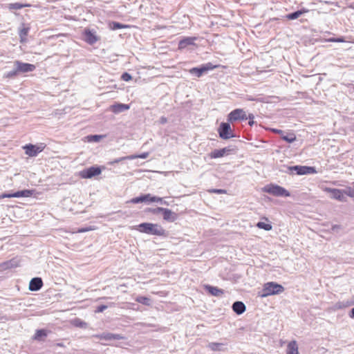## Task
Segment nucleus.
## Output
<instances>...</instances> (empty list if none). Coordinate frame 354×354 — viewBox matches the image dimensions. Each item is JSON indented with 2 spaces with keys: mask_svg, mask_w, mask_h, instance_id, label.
<instances>
[{
  "mask_svg": "<svg viewBox=\"0 0 354 354\" xmlns=\"http://www.w3.org/2000/svg\"><path fill=\"white\" fill-rule=\"evenodd\" d=\"M136 229L141 233L149 235L166 236L167 231L158 223H142L136 226Z\"/></svg>",
  "mask_w": 354,
  "mask_h": 354,
  "instance_id": "obj_1",
  "label": "nucleus"
},
{
  "mask_svg": "<svg viewBox=\"0 0 354 354\" xmlns=\"http://www.w3.org/2000/svg\"><path fill=\"white\" fill-rule=\"evenodd\" d=\"M238 151V147L234 145H228L222 149H214L208 154L210 158H218L229 155H235Z\"/></svg>",
  "mask_w": 354,
  "mask_h": 354,
  "instance_id": "obj_2",
  "label": "nucleus"
},
{
  "mask_svg": "<svg viewBox=\"0 0 354 354\" xmlns=\"http://www.w3.org/2000/svg\"><path fill=\"white\" fill-rule=\"evenodd\" d=\"M284 291V288L275 282H268L264 284L261 297H266L269 295H277Z\"/></svg>",
  "mask_w": 354,
  "mask_h": 354,
  "instance_id": "obj_3",
  "label": "nucleus"
},
{
  "mask_svg": "<svg viewBox=\"0 0 354 354\" xmlns=\"http://www.w3.org/2000/svg\"><path fill=\"white\" fill-rule=\"evenodd\" d=\"M263 192L272 194L274 196L288 197L290 196V194L288 190L277 185H268L263 187Z\"/></svg>",
  "mask_w": 354,
  "mask_h": 354,
  "instance_id": "obj_4",
  "label": "nucleus"
},
{
  "mask_svg": "<svg viewBox=\"0 0 354 354\" xmlns=\"http://www.w3.org/2000/svg\"><path fill=\"white\" fill-rule=\"evenodd\" d=\"M284 172L288 174L295 172L297 175H306L315 174L317 171L314 167L295 165L288 167L287 171H284Z\"/></svg>",
  "mask_w": 354,
  "mask_h": 354,
  "instance_id": "obj_5",
  "label": "nucleus"
},
{
  "mask_svg": "<svg viewBox=\"0 0 354 354\" xmlns=\"http://www.w3.org/2000/svg\"><path fill=\"white\" fill-rule=\"evenodd\" d=\"M230 123L228 121L227 122H221L218 128L219 137L223 140H228L236 137Z\"/></svg>",
  "mask_w": 354,
  "mask_h": 354,
  "instance_id": "obj_6",
  "label": "nucleus"
},
{
  "mask_svg": "<svg viewBox=\"0 0 354 354\" xmlns=\"http://www.w3.org/2000/svg\"><path fill=\"white\" fill-rule=\"evenodd\" d=\"M248 117L245 111L241 109H236L231 111L227 115V121L233 123L239 120H247Z\"/></svg>",
  "mask_w": 354,
  "mask_h": 354,
  "instance_id": "obj_7",
  "label": "nucleus"
},
{
  "mask_svg": "<svg viewBox=\"0 0 354 354\" xmlns=\"http://www.w3.org/2000/svg\"><path fill=\"white\" fill-rule=\"evenodd\" d=\"M102 169L100 167L94 165L81 171L80 176L82 178L88 179L100 175Z\"/></svg>",
  "mask_w": 354,
  "mask_h": 354,
  "instance_id": "obj_8",
  "label": "nucleus"
},
{
  "mask_svg": "<svg viewBox=\"0 0 354 354\" xmlns=\"http://www.w3.org/2000/svg\"><path fill=\"white\" fill-rule=\"evenodd\" d=\"M83 40L89 45H93L100 40L96 31L90 28H85L82 32Z\"/></svg>",
  "mask_w": 354,
  "mask_h": 354,
  "instance_id": "obj_9",
  "label": "nucleus"
},
{
  "mask_svg": "<svg viewBox=\"0 0 354 354\" xmlns=\"http://www.w3.org/2000/svg\"><path fill=\"white\" fill-rule=\"evenodd\" d=\"M17 66L19 74L32 72L35 69V66L32 64L22 62L19 60H16L13 62Z\"/></svg>",
  "mask_w": 354,
  "mask_h": 354,
  "instance_id": "obj_10",
  "label": "nucleus"
},
{
  "mask_svg": "<svg viewBox=\"0 0 354 354\" xmlns=\"http://www.w3.org/2000/svg\"><path fill=\"white\" fill-rule=\"evenodd\" d=\"M23 148L25 150L26 154L30 157H35L44 150V147L28 144L24 146Z\"/></svg>",
  "mask_w": 354,
  "mask_h": 354,
  "instance_id": "obj_11",
  "label": "nucleus"
},
{
  "mask_svg": "<svg viewBox=\"0 0 354 354\" xmlns=\"http://www.w3.org/2000/svg\"><path fill=\"white\" fill-rule=\"evenodd\" d=\"M324 191L331 194V198L336 199L341 202L346 201V198L344 196V190L336 188L326 187Z\"/></svg>",
  "mask_w": 354,
  "mask_h": 354,
  "instance_id": "obj_12",
  "label": "nucleus"
},
{
  "mask_svg": "<svg viewBox=\"0 0 354 354\" xmlns=\"http://www.w3.org/2000/svg\"><path fill=\"white\" fill-rule=\"evenodd\" d=\"M153 201H156L155 196H153L151 194H146L133 198L129 202L133 204H138L140 203H153Z\"/></svg>",
  "mask_w": 354,
  "mask_h": 354,
  "instance_id": "obj_13",
  "label": "nucleus"
},
{
  "mask_svg": "<svg viewBox=\"0 0 354 354\" xmlns=\"http://www.w3.org/2000/svg\"><path fill=\"white\" fill-rule=\"evenodd\" d=\"M93 337L99 339H104L106 341L120 340L124 338L120 334H114L111 333H103L102 334L94 335Z\"/></svg>",
  "mask_w": 354,
  "mask_h": 354,
  "instance_id": "obj_14",
  "label": "nucleus"
},
{
  "mask_svg": "<svg viewBox=\"0 0 354 354\" xmlns=\"http://www.w3.org/2000/svg\"><path fill=\"white\" fill-rule=\"evenodd\" d=\"M203 288L209 295L217 297H221L225 292L224 290L218 288L216 286H212L209 284L203 285Z\"/></svg>",
  "mask_w": 354,
  "mask_h": 354,
  "instance_id": "obj_15",
  "label": "nucleus"
},
{
  "mask_svg": "<svg viewBox=\"0 0 354 354\" xmlns=\"http://www.w3.org/2000/svg\"><path fill=\"white\" fill-rule=\"evenodd\" d=\"M43 284L41 278L34 277L29 283V290L30 291H38L42 288Z\"/></svg>",
  "mask_w": 354,
  "mask_h": 354,
  "instance_id": "obj_16",
  "label": "nucleus"
},
{
  "mask_svg": "<svg viewBox=\"0 0 354 354\" xmlns=\"http://www.w3.org/2000/svg\"><path fill=\"white\" fill-rule=\"evenodd\" d=\"M196 39V37H185L181 39L178 43V48L182 50L186 48H192L194 46V41Z\"/></svg>",
  "mask_w": 354,
  "mask_h": 354,
  "instance_id": "obj_17",
  "label": "nucleus"
},
{
  "mask_svg": "<svg viewBox=\"0 0 354 354\" xmlns=\"http://www.w3.org/2000/svg\"><path fill=\"white\" fill-rule=\"evenodd\" d=\"M161 214L163 219L169 222H174L177 218V214L167 208L163 207Z\"/></svg>",
  "mask_w": 354,
  "mask_h": 354,
  "instance_id": "obj_18",
  "label": "nucleus"
},
{
  "mask_svg": "<svg viewBox=\"0 0 354 354\" xmlns=\"http://www.w3.org/2000/svg\"><path fill=\"white\" fill-rule=\"evenodd\" d=\"M29 30L30 27L26 25L24 23L21 24L18 32L21 42L26 41Z\"/></svg>",
  "mask_w": 354,
  "mask_h": 354,
  "instance_id": "obj_19",
  "label": "nucleus"
},
{
  "mask_svg": "<svg viewBox=\"0 0 354 354\" xmlns=\"http://www.w3.org/2000/svg\"><path fill=\"white\" fill-rule=\"evenodd\" d=\"M129 108L130 106L129 104L122 103H115L111 106V111L116 114L127 111Z\"/></svg>",
  "mask_w": 354,
  "mask_h": 354,
  "instance_id": "obj_20",
  "label": "nucleus"
},
{
  "mask_svg": "<svg viewBox=\"0 0 354 354\" xmlns=\"http://www.w3.org/2000/svg\"><path fill=\"white\" fill-rule=\"evenodd\" d=\"M232 308L233 311L239 315L243 314L245 311V309H246V307H245V305L244 304V303L242 301H236L234 302Z\"/></svg>",
  "mask_w": 354,
  "mask_h": 354,
  "instance_id": "obj_21",
  "label": "nucleus"
},
{
  "mask_svg": "<svg viewBox=\"0 0 354 354\" xmlns=\"http://www.w3.org/2000/svg\"><path fill=\"white\" fill-rule=\"evenodd\" d=\"M34 189H23L14 192L15 198H28L32 196Z\"/></svg>",
  "mask_w": 354,
  "mask_h": 354,
  "instance_id": "obj_22",
  "label": "nucleus"
},
{
  "mask_svg": "<svg viewBox=\"0 0 354 354\" xmlns=\"http://www.w3.org/2000/svg\"><path fill=\"white\" fill-rule=\"evenodd\" d=\"M308 12V9H306L305 8H301L300 10H297L295 12H293L288 14L286 16V17L288 20H294V19H296L298 17H299L301 15H303L304 13H306Z\"/></svg>",
  "mask_w": 354,
  "mask_h": 354,
  "instance_id": "obj_23",
  "label": "nucleus"
},
{
  "mask_svg": "<svg viewBox=\"0 0 354 354\" xmlns=\"http://www.w3.org/2000/svg\"><path fill=\"white\" fill-rule=\"evenodd\" d=\"M19 74L18 70L17 69V66L13 64V68L11 71L5 73L3 75V77L5 79H15Z\"/></svg>",
  "mask_w": 354,
  "mask_h": 354,
  "instance_id": "obj_24",
  "label": "nucleus"
},
{
  "mask_svg": "<svg viewBox=\"0 0 354 354\" xmlns=\"http://www.w3.org/2000/svg\"><path fill=\"white\" fill-rule=\"evenodd\" d=\"M47 331L45 329L37 330L33 336V339L39 342L43 341L44 338L47 337Z\"/></svg>",
  "mask_w": 354,
  "mask_h": 354,
  "instance_id": "obj_25",
  "label": "nucleus"
},
{
  "mask_svg": "<svg viewBox=\"0 0 354 354\" xmlns=\"http://www.w3.org/2000/svg\"><path fill=\"white\" fill-rule=\"evenodd\" d=\"M219 67L218 64H213L211 62H208L207 64H204L201 65V75H202L204 73H207V71L210 70H213L214 68H216Z\"/></svg>",
  "mask_w": 354,
  "mask_h": 354,
  "instance_id": "obj_26",
  "label": "nucleus"
},
{
  "mask_svg": "<svg viewBox=\"0 0 354 354\" xmlns=\"http://www.w3.org/2000/svg\"><path fill=\"white\" fill-rule=\"evenodd\" d=\"M287 353L288 354H299L298 346L295 341H292L288 343Z\"/></svg>",
  "mask_w": 354,
  "mask_h": 354,
  "instance_id": "obj_27",
  "label": "nucleus"
},
{
  "mask_svg": "<svg viewBox=\"0 0 354 354\" xmlns=\"http://www.w3.org/2000/svg\"><path fill=\"white\" fill-rule=\"evenodd\" d=\"M73 326L80 328H86L88 324L80 318H75L71 321Z\"/></svg>",
  "mask_w": 354,
  "mask_h": 354,
  "instance_id": "obj_28",
  "label": "nucleus"
},
{
  "mask_svg": "<svg viewBox=\"0 0 354 354\" xmlns=\"http://www.w3.org/2000/svg\"><path fill=\"white\" fill-rule=\"evenodd\" d=\"M17 266V261L15 259H12L10 261H7L3 263L1 266L3 269H10L12 268H16Z\"/></svg>",
  "mask_w": 354,
  "mask_h": 354,
  "instance_id": "obj_29",
  "label": "nucleus"
},
{
  "mask_svg": "<svg viewBox=\"0 0 354 354\" xmlns=\"http://www.w3.org/2000/svg\"><path fill=\"white\" fill-rule=\"evenodd\" d=\"M109 28H110V29H111L113 30H115L118 29L128 28H129V26L121 24L118 21H111L109 24Z\"/></svg>",
  "mask_w": 354,
  "mask_h": 354,
  "instance_id": "obj_30",
  "label": "nucleus"
},
{
  "mask_svg": "<svg viewBox=\"0 0 354 354\" xmlns=\"http://www.w3.org/2000/svg\"><path fill=\"white\" fill-rule=\"evenodd\" d=\"M135 301L147 306L151 304V299L145 296H138Z\"/></svg>",
  "mask_w": 354,
  "mask_h": 354,
  "instance_id": "obj_31",
  "label": "nucleus"
},
{
  "mask_svg": "<svg viewBox=\"0 0 354 354\" xmlns=\"http://www.w3.org/2000/svg\"><path fill=\"white\" fill-rule=\"evenodd\" d=\"M30 5L28 3H10L8 5V8L10 10H19L24 8L30 7Z\"/></svg>",
  "mask_w": 354,
  "mask_h": 354,
  "instance_id": "obj_32",
  "label": "nucleus"
},
{
  "mask_svg": "<svg viewBox=\"0 0 354 354\" xmlns=\"http://www.w3.org/2000/svg\"><path fill=\"white\" fill-rule=\"evenodd\" d=\"M281 138L286 141L288 143H292L296 140V136L294 133H288L286 135H284L283 133L281 135Z\"/></svg>",
  "mask_w": 354,
  "mask_h": 354,
  "instance_id": "obj_33",
  "label": "nucleus"
},
{
  "mask_svg": "<svg viewBox=\"0 0 354 354\" xmlns=\"http://www.w3.org/2000/svg\"><path fill=\"white\" fill-rule=\"evenodd\" d=\"M223 346L222 343L212 342L208 344V347L212 351H222Z\"/></svg>",
  "mask_w": 354,
  "mask_h": 354,
  "instance_id": "obj_34",
  "label": "nucleus"
},
{
  "mask_svg": "<svg viewBox=\"0 0 354 354\" xmlns=\"http://www.w3.org/2000/svg\"><path fill=\"white\" fill-rule=\"evenodd\" d=\"M257 227H259V229H263L266 231L271 230L272 228V226L271 224L266 223L264 222H258L257 223Z\"/></svg>",
  "mask_w": 354,
  "mask_h": 354,
  "instance_id": "obj_35",
  "label": "nucleus"
},
{
  "mask_svg": "<svg viewBox=\"0 0 354 354\" xmlns=\"http://www.w3.org/2000/svg\"><path fill=\"white\" fill-rule=\"evenodd\" d=\"M149 152H144L140 154L128 156L129 160H133L136 158L145 159L149 156Z\"/></svg>",
  "mask_w": 354,
  "mask_h": 354,
  "instance_id": "obj_36",
  "label": "nucleus"
},
{
  "mask_svg": "<svg viewBox=\"0 0 354 354\" xmlns=\"http://www.w3.org/2000/svg\"><path fill=\"white\" fill-rule=\"evenodd\" d=\"M102 137H103V136L95 134V135H89L86 137V138L88 142H99L102 138Z\"/></svg>",
  "mask_w": 354,
  "mask_h": 354,
  "instance_id": "obj_37",
  "label": "nucleus"
},
{
  "mask_svg": "<svg viewBox=\"0 0 354 354\" xmlns=\"http://www.w3.org/2000/svg\"><path fill=\"white\" fill-rule=\"evenodd\" d=\"M163 207H156V208H147L145 212H149L153 214H160Z\"/></svg>",
  "mask_w": 354,
  "mask_h": 354,
  "instance_id": "obj_38",
  "label": "nucleus"
},
{
  "mask_svg": "<svg viewBox=\"0 0 354 354\" xmlns=\"http://www.w3.org/2000/svg\"><path fill=\"white\" fill-rule=\"evenodd\" d=\"M344 194L350 197L354 198V189L351 187H348L345 190H344Z\"/></svg>",
  "mask_w": 354,
  "mask_h": 354,
  "instance_id": "obj_39",
  "label": "nucleus"
},
{
  "mask_svg": "<svg viewBox=\"0 0 354 354\" xmlns=\"http://www.w3.org/2000/svg\"><path fill=\"white\" fill-rule=\"evenodd\" d=\"M121 79L123 80V81H125V82H129L130 80H132V76L130 73H127V72H124L121 75Z\"/></svg>",
  "mask_w": 354,
  "mask_h": 354,
  "instance_id": "obj_40",
  "label": "nucleus"
},
{
  "mask_svg": "<svg viewBox=\"0 0 354 354\" xmlns=\"http://www.w3.org/2000/svg\"><path fill=\"white\" fill-rule=\"evenodd\" d=\"M209 192L221 194H226L227 191L225 189H209Z\"/></svg>",
  "mask_w": 354,
  "mask_h": 354,
  "instance_id": "obj_41",
  "label": "nucleus"
},
{
  "mask_svg": "<svg viewBox=\"0 0 354 354\" xmlns=\"http://www.w3.org/2000/svg\"><path fill=\"white\" fill-rule=\"evenodd\" d=\"M129 160L128 156H127L121 157V158H115L113 161L111 162V164L113 165V164L119 163L120 162H121L122 160Z\"/></svg>",
  "mask_w": 354,
  "mask_h": 354,
  "instance_id": "obj_42",
  "label": "nucleus"
},
{
  "mask_svg": "<svg viewBox=\"0 0 354 354\" xmlns=\"http://www.w3.org/2000/svg\"><path fill=\"white\" fill-rule=\"evenodd\" d=\"M108 308V306L106 305H100L98 306L95 312V313H102L104 310H105L106 308Z\"/></svg>",
  "mask_w": 354,
  "mask_h": 354,
  "instance_id": "obj_43",
  "label": "nucleus"
},
{
  "mask_svg": "<svg viewBox=\"0 0 354 354\" xmlns=\"http://www.w3.org/2000/svg\"><path fill=\"white\" fill-rule=\"evenodd\" d=\"M328 41H330V42H344L345 40L344 39V37H337V38H335V37H333V38H330L328 39Z\"/></svg>",
  "mask_w": 354,
  "mask_h": 354,
  "instance_id": "obj_44",
  "label": "nucleus"
},
{
  "mask_svg": "<svg viewBox=\"0 0 354 354\" xmlns=\"http://www.w3.org/2000/svg\"><path fill=\"white\" fill-rule=\"evenodd\" d=\"M155 198L156 199V201H153V203L156 202V203H160L162 205H169V203L167 201H164L162 198L155 196Z\"/></svg>",
  "mask_w": 354,
  "mask_h": 354,
  "instance_id": "obj_45",
  "label": "nucleus"
},
{
  "mask_svg": "<svg viewBox=\"0 0 354 354\" xmlns=\"http://www.w3.org/2000/svg\"><path fill=\"white\" fill-rule=\"evenodd\" d=\"M247 117H248V119L249 120L248 124L250 127H252L254 123V116L253 114L250 113L248 115H247Z\"/></svg>",
  "mask_w": 354,
  "mask_h": 354,
  "instance_id": "obj_46",
  "label": "nucleus"
},
{
  "mask_svg": "<svg viewBox=\"0 0 354 354\" xmlns=\"http://www.w3.org/2000/svg\"><path fill=\"white\" fill-rule=\"evenodd\" d=\"M15 198L13 193H3L0 196V198Z\"/></svg>",
  "mask_w": 354,
  "mask_h": 354,
  "instance_id": "obj_47",
  "label": "nucleus"
},
{
  "mask_svg": "<svg viewBox=\"0 0 354 354\" xmlns=\"http://www.w3.org/2000/svg\"><path fill=\"white\" fill-rule=\"evenodd\" d=\"M192 73H195L199 77V67H194L190 70Z\"/></svg>",
  "mask_w": 354,
  "mask_h": 354,
  "instance_id": "obj_48",
  "label": "nucleus"
},
{
  "mask_svg": "<svg viewBox=\"0 0 354 354\" xmlns=\"http://www.w3.org/2000/svg\"><path fill=\"white\" fill-rule=\"evenodd\" d=\"M341 229V226L339 225H333L331 227V230L333 231V232H337L338 230Z\"/></svg>",
  "mask_w": 354,
  "mask_h": 354,
  "instance_id": "obj_49",
  "label": "nucleus"
},
{
  "mask_svg": "<svg viewBox=\"0 0 354 354\" xmlns=\"http://www.w3.org/2000/svg\"><path fill=\"white\" fill-rule=\"evenodd\" d=\"M272 132L280 134L281 136L283 133V131L282 130L277 129H272Z\"/></svg>",
  "mask_w": 354,
  "mask_h": 354,
  "instance_id": "obj_50",
  "label": "nucleus"
},
{
  "mask_svg": "<svg viewBox=\"0 0 354 354\" xmlns=\"http://www.w3.org/2000/svg\"><path fill=\"white\" fill-rule=\"evenodd\" d=\"M160 122L161 124H165L167 122V119L165 117H161Z\"/></svg>",
  "mask_w": 354,
  "mask_h": 354,
  "instance_id": "obj_51",
  "label": "nucleus"
},
{
  "mask_svg": "<svg viewBox=\"0 0 354 354\" xmlns=\"http://www.w3.org/2000/svg\"><path fill=\"white\" fill-rule=\"evenodd\" d=\"M88 230H89L88 228L82 227V228H80L77 232H80V233H83V232H87Z\"/></svg>",
  "mask_w": 354,
  "mask_h": 354,
  "instance_id": "obj_52",
  "label": "nucleus"
},
{
  "mask_svg": "<svg viewBox=\"0 0 354 354\" xmlns=\"http://www.w3.org/2000/svg\"><path fill=\"white\" fill-rule=\"evenodd\" d=\"M349 317L354 319V308H353L349 312Z\"/></svg>",
  "mask_w": 354,
  "mask_h": 354,
  "instance_id": "obj_53",
  "label": "nucleus"
},
{
  "mask_svg": "<svg viewBox=\"0 0 354 354\" xmlns=\"http://www.w3.org/2000/svg\"><path fill=\"white\" fill-rule=\"evenodd\" d=\"M57 346H63V344H59H59H57Z\"/></svg>",
  "mask_w": 354,
  "mask_h": 354,
  "instance_id": "obj_54",
  "label": "nucleus"
},
{
  "mask_svg": "<svg viewBox=\"0 0 354 354\" xmlns=\"http://www.w3.org/2000/svg\"><path fill=\"white\" fill-rule=\"evenodd\" d=\"M353 186H354V182L353 183Z\"/></svg>",
  "mask_w": 354,
  "mask_h": 354,
  "instance_id": "obj_55",
  "label": "nucleus"
},
{
  "mask_svg": "<svg viewBox=\"0 0 354 354\" xmlns=\"http://www.w3.org/2000/svg\"><path fill=\"white\" fill-rule=\"evenodd\" d=\"M352 304H354V301L352 303Z\"/></svg>",
  "mask_w": 354,
  "mask_h": 354,
  "instance_id": "obj_56",
  "label": "nucleus"
}]
</instances>
